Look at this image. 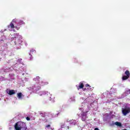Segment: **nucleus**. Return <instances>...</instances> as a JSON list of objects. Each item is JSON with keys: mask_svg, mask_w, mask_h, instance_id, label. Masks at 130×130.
Here are the masks:
<instances>
[{"mask_svg": "<svg viewBox=\"0 0 130 130\" xmlns=\"http://www.w3.org/2000/svg\"><path fill=\"white\" fill-rule=\"evenodd\" d=\"M124 75H123L122 77V80L123 81H125L126 80H127V79L129 78V76H130L129 71L126 70L124 72Z\"/></svg>", "mask_w": 130, "mask_h": 130, "instance_id": "obj_2", "label": "nucleus"}, {"mask_svg": "<svg viewBox=\"0 0 130 130\" xmlns=\"http://www.w3.org/2000/svg\"><path fill=\"white\" fill-rule=\"evenodd\" d=\"M68 128H69V126H68Z\"/></svg>", "mask_w": 130, "mask_h": 130, "instance_id": "obj_24", "label": "nucleus"}, {"mask_svg": "<svg viewBox=\"0 0 130 130\" xmlns=\"http://www.w3.org/2000/svg\"><path fill=\"white\" fill-rule=\"evenodd\" d=\"M14 128L15 130H26L27 126L26 123L22 121H18L15 123Z\"/></svg>", "mask_w": 130, "mask_h": 130, "instance_id": "obj_1", "label": "nucleus"}, {"mask_svg": "<svg viewBox=\"0 0 130 130\" xmlns=\"http://www.w3.org/2000/svg\"><path fill=\"white\" fill-rule=\"evenodd\" d=\"M129 112H130V108L127 107V108L122 109V113L124 116L126 115V114H128V113H129Z\"/></svg>", "mask_w": 130, "mask_h": 130, "instance_id": "obj_3", "label": "nucleus"}, {"mask_svg": "<svg viewBox=\"0 0 130 130\" xmlns=\"http://www.w3.org/2000/svg\"><path fill=\"white\" fill-rule=\"evenodd\" d=\"M14 43L15 45H20V44L22 43V41H21V40H17L15 41H14Z\"/></svg>", "mask_w": 130, "mask_h": 130, "instance_id": "obj_7", "label": "nucleus"}, {"mask_svg": "<svg viewBox=\"0 0 130 130\" xmlns=\"http://www.w3.org/2000/svg\"><path fill=\"white\" fill-rule=\"evenodd\" d=\"M35 52H36L35 50L33 49L30 51L28 56L30 60H32V59H33V55H34V53H35Z\"/></svg>", "mask_w": 130, "mask_h": 130, "instance_id": "obj_4", "label": "nucleus"}, {"mask_svg": "<svg viewBox=\"0 0 130 130\" xmlns=\"http://www.w3.org/2000/svg\"><path fill=\"white\" fill-rule=\"evenodd\" d=\"M81 119L82 120V121H86V119H87V117H81Z\"/></svg>", "mask_w": 130, "mask_h": 130, "instance_id": "obj_15", "label": "nucleus"}, {"mask_svg": "<svg viewBox=\"0 0 130 130\" xmlns=\"http://www.w3.org/2000/svg\"><path fill=\"white\" fill-rule=\"evenodd\" d=\"M39 79H40V77H36V78L34 79L35 81H37V82H38L39 80Z\"/></svg>", "mask_w": 130, "mask_h": 130, "instance_id": "obj_17", "label": "nucleus"}, {"mask_svg": "<svg viewBox=\"0 0 130 130\" xmlns=\"http://www.w3.org/2000/svg\"><path fill=\"white\" fill-rule=\"evenodd\" d=\"M26 120H30V117H26Z\"/></svg>", "mask_w": 130, "mask_h": 130, "instance_id": "obj_22", "label": "nucleus"}, {"mask_svg": "<svg viewBox=\"0 0 130 130\" xmlns=\"http://www.w3.org/2000/svg\"><path fill=\"white\" fill-rule=\"evenodd\" d=\"M83 88H84V84H83V83H80V84H79L78 89H83Z\"/></svg>", "mask_w": 130, "mask_h": 130, "instance_id": "obj_12", "label": "nucleus"}, {"mask_svg": "<svg viewBox=\"0 0 130 130\" xmlns=\"http://www.w3.org/2000/svg\"><path fill=\"white\" fill-rule=\"evenodd\" d=\"M94 130H99V129L98 128H95Z\"/></svg>", "mask_w": 130, "mask_h": 130, "instance_id": "obj_23", "label": "nucleus"}, {"mask_svg": "<svg viewBox=\"0 0 130 130\" xmlns=\"http://www.w3.org/2000/svg\"><path fill=\"white\" fill-rule=\"evenodd\" d=\"M40 89H41V87H40V86H38L36 90H40Z\"/></svg>", "mask_w": 130, "mask_h": 130, "instance_id": "obj_19", "label": "nucleus"}, {"mask_svg": "<svg viewBox=\"0 0 130 130\" xmlns=\"http://www.w3.org/2000/svg\"><path fill=\"white\" fill-rule=\"evenodd\" d=\"M46 127H47V128H48V127H50V124L46 125Z\"/></svg>", "mask_w": 130, "mask_h": 130, "instance_id": "obj_21", "label": "nucleus"}, {"mask_svg": "<svg viewBox=\"0 0 130 130\" xmlns=\"http://www.w3.org/2000/svg\"><path fill=\"white\" fill-rule=\"evenodd\" d=\"M18 25H25V22L23 20H19L18 22Z\"/></svg>", "mask_w": 130, "mask_h": 130, "instance_id": "obj_13", "label": "nucleus"}, {"mask_svg": "<svg viewBox=\"0 0 130 130\" xmlns=\"http://www.w3.org/2000/svg\"><path fill=\"white\" fill-rule=\"evenodd\" d=\"M15 28L17 29V30H19L20 29V26L19 25H16L15 26Z\"/></svg>", "mask_w": 130, "mask_h": 130, "instance_id": "obj_18", "label": "nucleus"}, {"mask_svg": "<svg viewBox=\"0 0 130 130\" xmlns=\"http://www.w3.org/2000/svg\"><path fill=\"white\" fill-rule=\"evenodd\" d=\"M40 86H46V85H48V82H44V81H41L39 84Z\"/></svg>", "mask_w": 130, "mask_h": 130, "instance_id": "obj_6", "label": "nucleus"}, {"mask_svg": "<svg viewBox=\"0 0 130 130\" xmlns=\"http://www.w3.org/2000/svg\"><path fill=\"white\" fill-rule=\"evenodd\" d=\"M22 97H24V95H23V93H22V92H19L17 93V98H18V99H22Z\"/></svg>", "mask_w": 130, "mask_h": 130, "instance_id": "obj_8", "label": "nucleus"}, {"mask_svg": "<svg viewBox=\"0 0 130 130\" xmlns=\"http://www.w3.org/2000/svg\"><path fill=\"white\" fill-rule=\"evenodd\" d=\"M125 96H127V95H129L130 94V89L126 90L125 91Z\"/></svg>", "mask_w": 130, "mask_h": 130, "instance_id": "obj_14", "label": "nucleus"}, {"mask_svg": "<svg viewBox=\"0 0 130 130\" xmlns=\"http://www.w3.org/2000/svg\"><path fill=\"white\" fill-rule=\"evenodd\" d=\"M88 111H86V112H82L81 115V117H87V113H88Z\"/></svg>", "mask_w": 130, "mask_h": 130, "instance_id": "obj_10", "label": "nucleus"}, {"mask_svg": "<svg viewBox=\"0 0 130 130\" xmlns=\"http://www.w3.org/2000/svg\"><path fill=\"white\" fill-rule=\"evenodd\" d=\"M85 87H88V88H91V86H90L89 84H86L85 85Z\"/></svg>", "mask_w": 130, "mask_h": 130, "instance_id": "obj_20", "label": "nucleus"}, {"mask_svg": "<svg viewBox=\"0 0 130 130\" xmlns=\"http://www.w3.org/2000/svg\"><path fill=\"white\" fill-rule=\"evenodd\" d=\"M115 124L117 126H119V127H121V126H122V124H121V123H120V122L116 121L115 122Z\"/></svg>", "mask_w": 130, "mask_h": 130, "instance_id": "obj_11", "label": "nucleus"}, {"mask_svg": "<svg viewBox=\"0 0 130 130\" xmlns=\"http://www.w3.org/2000/svg\"><path fill=\"white\" fill-rule=\"evenodd\" d=\"M15 93V90L12 89L9 90L8 94L11 96L12 95H14Z\"/></svg>", "mask_w": 130, "mask_h": 130, "instance_id": "obj_9", "label": "nucleus"}, {"mask_svg": "<svg viewBox=\"0 0 130 130\" xmlns=\"http://www.w3.org/2000/svg\"><path fill=\"white\" fill-rule=\"evenodd\" d=\"M16 22V20L15 19H13V21L11 22L9 25L8 26V28H11V29H14L15 28V25H14V23Z\"/></svg>", "mask_w": 130, "mask_h": 130, "instance_id": "obj_5", "label": "nucleus"}, {"mask_svg": "<svg viewBox=\"0 0 130 130\" xmlns=\"http://www.w3.org/2000/svg\"><path fill=\"white\" fill-rule=\"evenodd\" d=\"M16 40H17V37H16L11 38V41H16Z\"/></svg>", "mask_w": 130, "mask_h": 130, "instance_id": "obj_16", "label": "nucleus"}]
</instances>
